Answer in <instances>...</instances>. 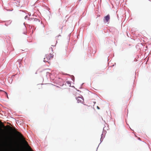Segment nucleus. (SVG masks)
I'll return each mask as SVG.
<instances>
[{
	"label": "nucleus",
	"instance_id": "nucleus-1",
	"mask_svg": "<svg viewBox=\"0 0 151 151\" xmlns=\"http://www.w3.org/2000/svg\"><path fill=\"white\" fill-rule=\"evenodd\" d=\"M76 99L78 103H83L84 101V99L82 96L78 97L76 98Z\"/></svg>",
	"mask_w": 151,
	"mask_h": 151
},
{
	"label": "nucleus",
	"instance_id": "nucleus-2",
	"mask_svg": "<svg viewBox=\"0 0 151 151\" xmlns=\"http://www.w3.org/2000/svg\"><path fill=\"white\" fill-rule=\"evenodd\" d=\"M109 15H108L105 17V19L104 20V22H105V20L106 22H107L109 21Z\"/></svg>",
	"mask_w": 151,
	"mask_h": 151
},
{
	"label": "nucleus",
	"instance_id": "nucleus-3",
	"mask_svg": "<svg viewBox=\"0 0 151 151\" xmlns=\"http://www.w3.org/2000/svg\"><path fill=\"white\" fill-rule=\"evenodd\" d=\"M46 58H47V60H48L49 59H50L51 58H52L53 57V56L52 55H50V56L49 55H46Z\"/></svg>",
	"mask_w": 151,
	"mask_h": 151
},
{
	"label": "nucleus",
	"instance_id": "nucleus-4",
	"mask_svg": "<svg viewBox=\"0 0 151 151\" xmlns=\"http://www.w3.org/2000/svg\"><path fill=\"white\" fill-rule=\"evenodd\" d=\"M66 83L69 86H70L71 85V82L70 81H66Z\"/></svg>",
	"mask_w": 151,
	"mask_h": 151
},
{
	"label": "nucleus",
	"instance_id": "nucleus-5",
	"mask_svg": "<svg viewBox=\"0 0 151 151\" xmlns=\"http://www.w3.org/2000/svg\"><path fill=\"white\" fill-rule=\"evenodd\" d=\"M28 20H30V21H35V19L34 18H29V19H28Z\"/></svg>",
	"mask_w": 151,
	"mask_h": 151
},
{
	"label": "nucleus",
	"instance_id": "nucleus-6",
	"mask_svg": "<svg viewBox=\"0 0 151 151\" xmlns=\"http://www.w3.org/2000/svg\"><path fill=\"white\" fill-rule=\"evenodd\" d=\"M103 137V134L101 135V138L100 139V141L101 142H102L103 141V139H102V137Z\"/></svg>",
	"mask_w": 151,
	"mask_h": 151
},
{
	"label": "nucleus",
	"instance_id": "nucleus-7",
	"mask_svg": "<svg viewBox=\"0 0 151 151\" xmlns=\"http://www.w3.org/2000/svg\"><path fill=\"white\" fill-rule=\"evenodd\" d=\"M5 93H6V95H7V98H8V95H7V93H6V92H5Z\"/></svg>",
	"mask_w": 151,
	"mask_h": 151
},
{
	"label": "nucleus",
	"instance_id": "nucleus-8",
	"mask_svg": "<svg viewBox=\"0 0 151 151\" xmlns=\"http://www.w3.org/2000/svg\"><path fill=\"white\" fill-rule=\"evenodd\" d=\"M27 18V16H26L24 18L25 19H26Z\"/></svg>",
	"mask_w": 151,
	"mask_h": 151
},
{
	"label": "nucleus",
	"instance_id": "nucleus-9",
	"mask_svg": "<svg viewBox=\"0 0 151 151\" xmlns=\"http://www.w3.org/2000/svg\"><path fill=\"white\" fill-rule=\"evenodd\" d=\"M24 142H25V143H26V144H27V142L26 141H24Z\"/></svg>",
	"mask_w": 151,
	"mask_h": 151
},
{
	"label": "nucleus",
	"instance_id": "nucleus-10",
	"mask_svg": "<svg viewBox=\"0 0 151 151\" xmlns=\"http://www.w3.org/2000/svg\"><path fill=\"white\" fill-rule=\"evenodd\" d=\"M44 62H47V61H46V60H44L43 61Z\"/></svg>",
	"mask_w": 151,
	"mask_h": 151
},
{
	"label": "nucleus",
	"instance_id": "nucleus-11",
	"mask_svg": "<svg viewBox=\"0 0 151 151\" xmlns=\"http://www.w3.org/2000/svg\"><path fill=\"white\" fill-rule=\"evenodd\" d=\"M97 108L98 109H99V107L98 106H97Z\"/></svg>",
	"mask_w": 151,
	"mask_h": 151
},
{
	"label": "nucleus",
	"instance_id": "nucleus-12",
	"mask_svg": "<svg viewBox=\"0 0 151 151\" xmlns=\"http://www.w3.org/2000/svg\"><path fill=\"white\" fill-rule=\"evenodd\" d=\"M44 59L45 60V58Z\"/></svg>",
	"mask_w": 151,
	"mask_h": 151
},
{
	"label": "nucleus",
	"instance_id": "nucleus-13",
	"mask_svg": "<svg viewBox=\"0 0 151 151\" xmlns=\"http://www.w3.org/2000/svg\"><path fill=\"white\" fill-rule=\"evenodd\" d=\"M20 135L21 136V134H20Z\"/></svg>",
	"mask_w": 151,
	"mask_h": 151
}]
</instances>
